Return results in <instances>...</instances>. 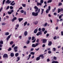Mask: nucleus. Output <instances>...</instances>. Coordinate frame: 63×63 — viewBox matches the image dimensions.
Instances as JSON below:
<instances>
[{"mask_svg":"<svg viewBox=\"0 0 63 63\" xmlns=\"http://www.w3.org/2000/svg\"><path fill=\"white\" fill-rule=\"evenodd\" d=\"M37 12H32V15L33 16H37L38 15V13H39L40 12V9H39Z\"/></svg>","mask_w":63,"mask_h":63,"instance_id":"nucleus-1","label":"nucleus"},{"mask_svg":"<svg viewBox=\"0 0 63 63\" xmlns=\"http://www.w3.org/2000/svg\"><path fill=\"white\" fill-rule=\"evenodd\" d=\"M39 44H40V43H36L35 45V44H33L32 45V47H36L37 46H38V45H39Z\"/></svg>","mask_w":63,"mask_h":63,"instance_id":"nucleus-2","label":"nucleus"},{"mask_svg":"<svg viewBox=\"0 0 63 63\" xmlns=\"http://www.w3.org/2000/svg\"><path fill=\"white\" fill-rule=\"evenodd\" d=\"M48 9H47L46 11V13H49V11H50V6H49L48 7Z\"/></svg>","mask_w":63,"mask_h":63,"instance_id":"nucleus-3","label":"nucleus"},{"mask_svg":"<svg viewBox=\"0 0 63 63\" xmlns=\"http://www.w3.org/2000/svg\"><path fill=\"white\" fill-rule=\"evenodd\" d=\"M34 8L35 12H37L38 10V8L37 6H35L34 7Z\"/></svg>","mask_w":63,"mask_h":63,"instance_id":"nucleus-4","label":"nucleus"},{"mask_svg":"<svg viewBox=\"0 0 63 63\" xmlns=\"http://www.w3.org/2000/svg\"><path fill=\"white\" fill-rule=\"evenodd\" d=\"M8 55L7 54H5L3 56V57L4 58H8Z\"/></svg>","mask_w":63,"mask_h":63,"instance_id":"nucleus-5","label":"nucleus"},{"mask_svg":"<svg viewBox=\"0 0 63 63\" xmlns=\"http://www.w3.org/2000/svg\"><path fill=\"white\" fill-rule=\"evenodd\" d=\"M40 35H42V31H40L39 32L36 34L37 36H39Z\"/></svg>","mask_w":63,"mask_h":63,"instance_id":"nucleus-6","label":"nucleus"},{"mask_svg":"<svg viewBox=\"0 0 63 63\" xmlns=\"http://www.w3.org/2000/svg\"><path fill=\"white\" fill-rule=\"evenodd\" d=\"M17 47L16 46L14 47V49L15 50V52H16L17 51Z\"/></svg>","mask_w":63,"mask_h":63,"instance_id":"nucleus-7","label":"nucleus"},{"mask_svg":"<svg viewBox=\"0 0 63 63\" xmlns=\"http://www.w3.org/2000/svg\"><path fill=\"white\" fill-rule=\"evenodd\" d=\"M12 35V34H10V35H9V36H8L7 39H6V40H8L9 39H10V38H11V36Z\"/></svg>","mask_w":63,"mask_h":63,"instance_id":"nucleus-8","label":"nucleus"},{"mask_svg":"<svg viewBox=\"0 0 63 63\" xmlns=\"http://www.w3.org/2000/svg\"><path fill=\"white\" fill-rule=\"evenodd\" d=\"M14 2L15 1H13L12 2V3H10L11 5L12 6H14V5H15V3H14Z\"/></svg>","mask_w":63,"mask_h":63,"instance_id":"nucleus-9","label":"nucleus"},{"mask_svg":"<svg viewBox=\"0 0 63 63\" xmlns=\"http://www.w3.org/2000/svg\"><path fill=\"white\" fill-rule=\"evenodd\" d=\"M28 34V32L26 31H25L24 33V34L25 35V36H26L27 34Z\"/></svg>","mask_w":63,"mask_h":63,"instance_id":"nucleus-10","label":"nucleus"},{"mask_svg":"<svg viewBox=\"0 0 63 63\" xmlns=\"http://www.w3.org/2000/svg\"><path fill=\"white\" fill-rule=\"evenodd\" d=\"M43 43H46L47 42V40L46 39H43Z\"/></svg>","mask_w":63,"mask_h":63,"instance_id":"nucleus-11","label":"nucleus"},{"mask_svg":"<svg viewBox=\"0 0 63 63\" xmlns=\"http://www.w3.org/2000/svg\"><path fill=\"white\" fill-rule=\"evenodd\" d=\"M52 45V42L51 41L49 42V43L48 44V46H51Z\"/></svg>","mask_w":63,"mask_h":63,"instance_id":"nucleus-12","label":"nucleus"},{"mask_svg":"<svg viewBox=\"0 0 63 63\" xmlns=\"http://www.w3.org/2000/svg\"><path fill=\"white\" fill-rule=\"evenodd\" d=\"M11 2V1H10V0H7V1L6 2V3H7L8 4H10Z\"/></svg>","mask_w":63,"mask_h":63,"instance_id":"nucleus-13","label":"nucleus"},{"mask_svg":"<svg viewBox=\"0 0 63 63\" xmlns=\"http://www.w3.org/2000/svg\"><path fill=\"white\" fill-rule=\"evenodd\" d=\"M37 31H38V29H35L34 31V33H37Z\"/></svg>","mask_w":63,"mask_h":63,"instance_id":"nucleus-14","label":"nucleus"},{"mask_svg":"<svg viewBox=\"0 0 63 63\" xmlns=\"http://www.w3.org/2000/svg\"><path fill=\"white\" fill-rule=\"evenodd\" d=\"M40 59V57H38L36 58V61H38Z\"/></svg>","mask_w":63,"mask_h":63,"instance_id":"nucleus-15","label":"nucleus"},{"mask_svg":"<svg viewBox=\"0 0 63 63\" xmlns=\"http://www.w3.org/2000/svg\"><path fill=\"white\" fill-rule=\"evenodd\" d=\"M52 63H59L58 61H53L52 62Z\"/></svg>","mask_w":63,"mask_h":63,"instance_id":"nucleus-16","label":"nucleus"},{"mask_svg":"<svg viewBox=\"0 0 63 63\" xmlns=\"http://www.w3.org/2000/svg\"><path fill=\"white\" fill-rule=\"evenodd\" d=\"M37 6H42V3H39L38 2H37Z\"/></svg>","mask_w":63,"mask_h":63,"instance_id":"nucleus-17","label":"nucleus"},{"mask_svg":"<svg viewBox=\"0 0 63 63\" xmlns=\"http://www.w3.org/2000/svg\"><path fill=\"white\" fill-rule=\"evenodd\" d=\"M18 20L19 22H20L21 21H22V20H23V18H19L18 19Z\"/></svg>","mask_w":63,"mask_h":63,"instance_id":"nucleus-18","label":"nucleus"},{"mask_svg":"<svg viewBox=\"0 0 63 63\" xmlns=\"http://www.w3.org/2000/svg\"><path fill=\"white\" fill-rule=\"evenodd\" d=\"M38 21H36V22H33V23L35 25H36L38 24Z\"/></svg>","mask_w":63,"mask_h":63,"instance_id":"nucleus-19","label":"nucleus"},{"mask_svg":"<svg viewBox=\"0 0 63 63\" xmlns=\"http://www.w3.org/2000/svg\"><path fill=\"white\" fill-rule=\"evenodd\" d=\"M10 56L11 57H13L14 56V54L13 53H11L10 54Z\"/></svg>","mask_w":63,"mask_h":63,"instance_id":"nucleus-20","label":"nucleus"},{"mask_svg":"<svg viewBox=\"0 0 63 63\" xmlns=\"http://www.w3.org/2000/svg\"><path fill=\"white\" fill-rule=\"evenodd\" d=\"M42 12L41 13V14L42 15H43V13H44V10L43 9H41Z\"/></svg>","mask_w":63,"mask_h":63,"instance_id":"nucleus-21","label":"nucleus"},{"mask_svg":"<svg viewBox=\"0 0 63 63\" xmlns=\"http://www.w3.org/2000/svg\"><path fill=\"white\" fill-rule=\"evenodd\" d=\"M5 35L6 36H8L9 35V32H6L5 33Z\"/></svg>","mask_w":63,"mask_h":63,"instance_id":"nucleus-22","label":"nucleus"},{"mask_svg":"<svg viewBox=\"0 0 63 63\" xmlns=\"http://www.w3.org/2000/svg\"><path fill=\"white\" fill-rule=\"evenodd\" d=\"M52 2V0H49L48 1L47 3H51Z\"/></svg>","mask_w":63,"mask_h":63,"instance_id":"nucleus-23","label":"nucleus"},{"mask_svg":"<svg viewBox=\"0 0 63 63\" xmlns=\"http://www.w3.org/2000/svg\"><path fill=\"white\" fill-rule=\"evenodd\" d=\"M14 44V41H11L10 43V44L11 45H13Z\"/></svg>","mask_w":63,"mask_h":63,"instance_id":"nucleus-24","label":"nucleus"},{"mask_svg":"<svg viewBox=\"0 0 63 63\" xmlns=\"http://www.w3.org/2000/svg\"><path fill=\"white\" fill-rule=\"evenodd\" d=\"M30 54H32V55H34L35 54V52H32L30 53Z\"/></svg>","mask_w":63,"mask_h":63,"instance_id":"nucleus-25","label":"nucleus"},{"mask_svg":"<svg viewBox=\"0 0 63 63\" xmlns=\"http://www.w3.org/2000/svg\"><path fill=\"white\" fill-rule=\"evenodd\" d=\"M0 44L1 45L3 44V41L2 40L0 41Z\"/></svg>","mask_w":63,"mask_h":63,"instance_id":"nucleus-26","label":"nucleus"},{"mask_svg":"<svg viewBox=\"0 0 63 63\" xmlns=\"http://www.w3.org/2000/svg\"><path fill=\"white\" fill-rule=\"evenodd\" d=\"M62 4L61 2H59V5H58V6H61V5H62Z\"/></svg>","mask_w":63,"mask_h":63,"instance_id":"nucleus-27","label":"nucleus"},{"mask_svg":"<svg viewBox=\"0 0 63 63\" xmlns=\"http://www.w3.org/2000/svg\"><path fill=\"white\" fill-rule=\"evenodd\" d=\"M58 13H59L60 12H61V10L59 8L58 9Z\"/></svg>","mask_w":63,"mask_h":63,"instance_id":"nucleus-28","label":"nucleus"},{"mask_svg":"<svg viewBox=\"0 0 63 63\" xmlns=\"http://www.w3.org/2000/svg\"><path fill=\"white\" fill-rule=\"evenodd\" d=\"M53 58L54 60H56V58H57L55 56L53 57Z\"/></svg>","mask_w":63,"mask_h":63,"instance_id":"nucleus-29","label":"nucleus"},{"mask_svg":"<svg viewBox=\"0 0 63 63\" xmlns=\"http://www.w3.org/2000/svg\"><path fill=\"white\" fill-rule=\"evenodd\" d=\"M19 55V54L18 53H16L15 54V56L16 57H17V56H18V55Z\"/></svg>","mask_w":63,"mask_h":63,"instance_id":"nucleus-30","label":"nucleus"},{"mask_svg":"<svg viewBox=\"0 0 63 63\" xmlns=\"http://www.w3.org/2000/svg\"><path fill=\"white\" fill-rule=\"evenodd\" d=\"M31 56V55L30 54L29 55V58L27 60H28L30 58V57Z\"/></svg>","mask_w":63,"mask_h":63,"instance_id":"nucleus-31","label":"nucleus"},{"mask_svg":"<svg viewBox=\"0 0 63 63\" xmlns=\"http://www.w3.org/2000/svg\"><path fill=\"white\" fill-rule=\"evenodd\" d=\"M22 6L23 7H25L26 6V4H22Z\"/></svg>","mask_w":63,"mask_h":63,"instance_id":"nucleus-32","label":"nucleus"},{"mask_svg":"<svg viewBox=\"0 0 63 63\" xmlns=\"http://www.w3.org/2000/svg\"><path fill=\"white\" fill-rule=\"evenodd\" d=\"M29 43H30V41L28 40L26 42V44H29Z\"/></svg>","mask_w":63,"mask_h":63,"instance_id":"nucleus-33","label":"nucleus"},{"mask_svg":"<svg viewBox=\"0 0 63 63\" xmlns=\"http://www.w3.org/2000/svg\"><path fill=\"white\" fill-rule=\"evenodd\" d=\"M56 10V7H55L52 10L53 12H54Z\"/></svg>","mask_w":63,"mask_h":63,"instance_id":"nucleus-34","label":"nucleus"},{"mask_svg":"<svg viewBox=\"0 0 63 63\" xmlns=\"http://www.w3.org/2000/svg\"><path fill=\"white\" fill-rule=\"evenodd\" d=\"M42 31L43 32H44L45 31V29L44 28H43L42 29Z\"/></svg>","mask_w":63,"mask_h":63,"instance_id":"nucleus-35","label":"nucleus"},{"mask_svg":"<svg viewBox=\"0 0 63 63\" xmlns=\"http://www.w3.org/2000/svg\"><path fill=\"white\" fill-rule=\"evenodd\" d=\"M7 13L8 15H11V14H12V13L11 12L8 11L7 12Z\"/></svg>","mask_w":63,"mask_h":63,"instance_id":"nucleus-36","label":"nucleus"},{"mask_svg":"<svg viewBox=\"0 0 63 63\" xmlns=\"http://www.w3.org/2000/svg\"><path fill=\"white\" fill-rule=\"evenodd\" d=\"M17 60H16V61L17 62L18 61H19V60H20V58H19V57H17Z\"/></svg>","mask_w":63,"mask_h":63,"instance_id":"nucleus-37","label":"nucleus"},{"mask_svg":"<svg viewBox=\"0 0 63 63\" xmlns=\"http://www.w3.org/2000/svg\"><path fill=\"white\" fill-rule=\"evenodd\" d=\"M27 21L25 22V23H24V26H25L27 24Z\"/></svg>","mask_w":63,"mask_h":63,"instance_id":"nucleus-38","label":"nucleus"},{"mask_svg":"<svg viewBox=\"0 0 63 63\" xmlns=\"http://www.w3.org/2000/svg\"><path fill=\"white\" fill-rule=\"evenodd\" d=\"M6 1V0H3L2 2V5H4V3H5V2Z\"/></svg>","mask_w":63,"mask_h":63,"instance_id":"nucleus-39","label":"nucleus"},{"mask_svg":"<svg viewBox=\"0 0 63 63\" xmlns=\"http://www.w3.org/2000/svg\"><path fill=\"white\" fill-rule=\"evenodd\" d=\"M40 3L41 4H42L43 3H44V0H40Z\"/></svg>","mask_w":63,"mask_h":63,"instance_id":"nucleus-40","label":"nucleus"},{"mask_svg":"<svg viewBox=\"0 0 63 63\" xmlns=\"http://www.w3.org/2000/svg\"><path fill=\"white\" fill-rule=\"evenodd\" d=\"M47 25V23H46L44 25V27H46V26Z\"/></svg>","mask_w":63,"mask_h":63,"instance_id":"nucleus-41","label":"nucleus"},{"mask_svg":"<svg viewBox=\"0 0 63 63\" xmlns=\"http://www.w3.org/2000/svg\"><path fill=\"white\" fill-rule=\"evenodd\" d=\"M10 9L12 10V9H13L14 7H13L12 6H11L10 7Z\"/></svg>","mask_w":63,"mask_h":63,"instance_id":"nucleus-42","label":"nucleus"},{"mask_svg":"<svg viewBox=\"0 0 63 63\" xmlns=\"http://www.w3.org/2000/svg\"><path fill=\"white\" fill-rule=\"evenodd\" d=\"M57 39V37L56 36H55L54 38L53 39L54 40H56Z\"/></svg>","mask_w":63,"mask_h":63,"instance_id":"nucleus-43","label":"nucleus"},{"mask_svg":"<svg viewBox=\"0 0 63 63\" xmlns=\"http://www.w3.org/2000/svg\"><path fill=\"white\" fill-rule=\"evenodd\" d=\"M20 12H21V13H24V11H23V10H21L20 11Z\"/></svg>","mask_w":63,"mask_h":63,"instance_id":"nucleus-44","label":"nucleus"},{"mask_svg":"<svg viewBox=\"0 0 63 63\" xmlns=\"http://www.w3.org/2000/svg\"><path fill=\"white\" fill-rule=\"evenodd\" d=\"M10 12H11V13L12 14V13H13L14 12V10H12L10 11Z\"/></svg>","mask_w":63,"mask_h":63,"instance_id":"nucleus-45","label":"nucleus"},{"mask_svg":"<svg viewBox=\"0 0 63 63\" xmlns=\"http://www.w3.org/2000/svg\"><path fill=\"white\" fill-rule=\"evenodd\" d=\"M12 50V48L11 47H10L9 48V49L8 50V51H11Z\"/></svg>","mask_w":63,"mask_h":63,"instance_id":"nucleus-46","label":"nucleus"},{"mask_svg":"<svg viewBox=\"0 0 63 63\" xmlns=\"http://www.w3.org/2000/svg\"><path fill=\"white\" fill-rule=\"evenodd\" d=\"M16 27H17V28H18V27H19V25L18 24H17L16 25Z\"/></svg>","mask_w":63,"mask_h":63,"instance_id":"nucleus-47","label":"nucleus"},{"mask_svg":"<svg viewBox=\"0 0 63 63\" xmlns=\"http://www.w3.org/2000/svg\"><path fill=\"white\" fill-rule=\"evenodd\" d=\"M28 39L29 40H30L31 39V37H30L28 38Z\"/></svg>","mask_w":63,"mask_h":63,"instance_id":"nucleus-48","label":"nucleus"},{"mask_svg":"<svg viewBox=\"0 0 63 63\" xmlns=\"http://www.w3.org/2000/svg\"><path fill=\"white\" fill-rule=\"evenodd\" d=\"M48 53L49 54H50V53H51V51H50V50H49L48 51Z\"/></svg>","mask_w":63,"mask_h":63,"instance_id":"nucleus-49","label":"nucleus"},{"mask_svg":"<svg viewBox=\"0 0 63 63\" xmlns=\"http://www.w3.org/2000/svg\"><path fill=\"white\" fill-rule=\"evenodd\" d=\"M34 39H35V37H32V40H34Z\"/></svg>","mask_w":63,"mask_h":63,"instance_id":"nucleus-50","label":"nucleus"},{"mask_svg":"<svg viewBox=\"0 0 63 63\" xmlns=\"http://www.w3.org/2000/svg\"><path fill=\"white\" fill-rule=\"evenodd\" d=\"M50 61V60H49V59H47V62H49Z\"/></svg>","mask_w":63,"mask_h":63,"instance_id":"nucleus-51","label":"nucleus"},{"mask_svg":"<svg viewBox=\"0 0 63 63\" xmlns=\"http://www.w3.org/2000/svg\"><path fill=\"white\" fill-rule=\"evenodd\" d=\"M10 8V6H8L6 8V10H8V9H9V8Z\"/></svg>","mask_w":63,"mask_h":63,"instance_id":"nucleus-52","label":"nucleus"},{"mask_svg":"<svg viewBox=\"0 0 63 63\" xmlns=\"http://www.w3.org/2000/svg\"><path fill=\"white\" fill-rule=\"evenodd\" d=\"M47 31H45L44 32V33L45 34H46V33H47Z\"/></svg>","mask_w":63,"mask_h":63,"instance_id":"nucleus-53","label":"nucleus"},{"mask_svg":"<svg viewBox=\"0 0 63 63\" xmlns=\"http://www.w3.org/2000/svg\"><path fill=\"white\" fill-rule=\"evenodd\" d=\"M36 42V39H34L33 41H32V43H35Z\"/></svg>","mask_w":63,"mask_h":63,"instance_id":"nucleus-54","label":"nucleus"},{"mask_svg":"<svg viewBox=\"0 0 63 63\" xmlns=\"http://www.w3.org/2000/svg\"><path fill=\"white\" fill-rule=\"evenodd\" d=\"M61 17H62V16H61V15H60L59 16V19H60V18H61Z\"/></svg>","mask_w":63,"mask_h":63,"instance_id":"nucleus-55","label":"nucleus"},{"mask_svg":"<svg viewBox=\"0 0 63 63\" xmlns=\"http://www.w3.org/2000/svg\"><path fill=\"white\" fill-rule=\"evenodd\" d=\"M39 49H40V48H38L37 49H35V50H36V51H38V50H39Z\"/></svg>","mask_w":63,"mask_h":63,"instance_id":"nucleus-56","label":"nucleus"},{"mask_svg":"<svg viewBox=\"0 0 63 63\" xmlns=\"http://www.w3.org/2000/svg\"><path fill=\"white\" fill-rule=\"evenodd\" d=\"M45 46H46L45 44H43L42 45V47H44Z\"/></svg>","mask_w":63,"mask_h":63,"instance_id":"nucleus-57","label":"nucleus"},{"mask_svg":"<svg viewBox=\"0 0 63 63\" xmlns=\"http://www.w3.org/2000/svg\"><path fill=\"white\" fill-rule=\"evenodd\" d=\"M61 34L62 36H63V31H62L61 32Z\"/></svg>","mask_w":63,"mask_h":63,"instance_id":"nucleus-58","label":"nucleus"},{"mask_svg":"<svg viewBox=\"0 0 63 63\" xmlns=\"http://www.w3.org/2000/svg\"><path fill=\"white\" fill-rule=\"evenodd\" d=\"M21 36H20L19 37V38L20 39H21Z\"/></svg>","mask_w":63,"mask_h":63,"instance_id":"nucleus-59","label":"nucleus"},{"mask_svg":"<svg viewBox=\"0 0 63 63\" xmlns=\"http://www.w3.org/2000/svg\"><path fill=\"white\" fill-rule=\"evenodd\" d=\"M53 49L54 51H55V50H56V48H55V47L53 48Z\"/></svg>","mask_w":63,"mask_h":63,"instance_id":"nucleus-60","label":"nucleus"},{"mask_svg":"<svg viewBox=\"0 0 63 63\" xmlns=\"http://www.w3.org/2000/svg\"><path fill=\"white\" fill-rule=\"evenodd\" d=\"M13 19H14V20H16V19H17V18H16V17H14L13 18Z\"/></svg>","mask_w":63,"mask_h":63,"instance_id":"nucleus-61","label":"nucleus"},{"mask_svg":"<svg viewBox=\"0 0 63 63\" xmlns=\"http://www.w3.org/2000/svg\"><path fill=\"white\" fill-rule=\"evenodd\" d=\"M41 30V29L40 28H39L38 29V31H40Z\"/></svg>","mask_w":63,"mask_h":63,"instance_id":"nucleus-62","label":"nucleus"},{"mask_svg":"<svg viewBox=\"0 0 63 63\" xmlns=\"http://www.w3.org/2000/svg\"><path fill=\"white\" fill-rule=\"evenodd\" d=\"M33 50H34V49L33 48H32L31 49V51H32Z\"/></svg>","mask_w":63,"mask_h":63,"instance_id":"nucleus-63","label":"nucleus"},{"mask_svg":"<svg viewBox=\"0 0 63 63\" xmlns=\"http://www.w3.org/2000/svg\"><path fill=\"white\" fill-rule=\"evenodd\" d=\"M15 45L13 44V45H12V47H15Z\"/></svg>","mask_w":63,"mask_h":63,"instance_id":"nucleus-64","label":"nucleus"}]
</instances>
